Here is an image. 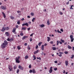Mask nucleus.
I'll return each mask as SVG.
<instances>
[{
  "instance_id": "1",
  "label": "nucleus",
  "mask_w": 74,
  "mask_h": 74,
  "mask_svg": "<svg viewBox=\"0 0 74 74\" xmlns=\"http://www.w3.org/2000/svg\"><path fill=\"white\" fill-rule=\"evenodd\" d=\"M20 56H18V57H16L15 58V60L16 61V63H19L20 62L19 61V60L20 59Z\"/></svg>"
},
{
  "instance_id": "2",
  "label": "nucleus",
  "mask_w": 74,
  "mask_h": 74,
  "mask_svg": "<svg viewBox=\"0 0 74 74\" xmlns=\"http://www.w3.org/2000/svg\"><path fill=\"white\" fill-rule=\"evenodd\" d=\"M70 38L71 40V42H73L74 41V38H73V35H71L70 36Z\"/></svg>"
},
{
  "instance_id": "3",
  "label": "nucleus",
  "mask_w": 74,
  "mask_h": 74,
  "mask_svg": "<svg viewBox=\"0 0 74 74\" xmlns=\"http://www.w3.org/2000/svg\"><path fill=\"white\" fill-rule=\"evenodd\" d=\"M6 47V45H5L4 43H3L1 45V47L2 48H5Z\"/></svg>"
},
{
  "instance_id": "4",
  "label": "nucleus",
  "mask_w": 74,
  "mask_h": 74,
  "mask_svg": "<svg viewBox=\"0 0 74 74\" xmlns=\"http://www.w3.org/2000/svg\"><path fill=\"white\" fill-rule=\"evenodd\" d=\"M1 8L2 9V10H6L7 8H6V7L5 6H2L1 7Z\"/></svg>"
},
{
  "instance_id": "5",
  "label": "nucleus",
  "mask_w": 74,
  "mask_h": 74,
  "mask_svg": "<svg viewBox=\"0 0 74 74\" xmlns=\"http://www.w3.org/2000/svg\"><path fill=\"white\" fill-rule=\"evenodd\" d=\"M22 26H29V24L27 23H24L22 25Z\"/></svg>"
},
{
  "instance_id": "6",
  "label": "nucleus",
  "mask_w": 74,
  "mask_h": 74,
  "mask_svg": "<svg viewBox=\"0 0 74 74\" xmlns=\"http://www.w3.org/2000/svg\"><path fill=\"white\" fill-rule=\"evenodd\" d=\"M18 68L21 69V70H23V67L21 65H19L18 66Z\"/></svg>"
},
{
  "instance_id": "7",
  "label": "nucleus",
  "mask_w": 74,
  "mask_h": 74,
  "mask_svg": "<svg viewBox=\"0 0 74 74\" xmlns=\"http://www.w3.org/2000/svg\"><path fill=\"white\" fill-rule=\"evenodd\" d=\"M8 68L10 70V71H12V67L11 66V65H9L8 66Z\"/></svg>"
},
{
  "instance_id": "8",
  "label": "nucleus",
  "mask_w": 74,
  "mask_h": 74,
  "mask_svg": "<svg viewBox=\"0 0 74 74\" xmlns=\"http://www.w3.org/2000/svg\"><path fill=\"white\" fill-rule=\"evenodd\" d=\"M3 43L5 44V45H8V42L7 40H4V43Z\"/></svg>"
},
{
  "instance_id": "9",
  "label": "nucleus",
  "mask_w": 74,
  "mask_h": 74,
  "mask_svg": "<svg viewBox=\"0 0 74 74\" xmlns=\"http://www.w3.org/2000/svg\"><path fill=\"white\" fill-rule=\"evenodd\" d=\"M65 64L66 65V66H68V65H69V61H65Z\"/></svg>"
},
{
  "instance_id": "10",
  "label": "nucleus",
  "mask_w": 74,
  "mask_h": 74,
  "mask_svg": "<svg viewBox=\"0 0 74 74\" xmlns=\"http://www.w3.org/2000/svg\"><path fill=\"white\" fill-rule=\"evenodd\" d=\"M2 14L3 15L4 18H5V17H6V16L5 15V13H4V12H2Z\"/></svg>"
},
{
  "instance_id": "11",
  "label": "nucleus",
  "mask_w": 74,
  "mask_h": 74,
  "mask_svg": "<svg viewBox=\"0 0 74 74\" xmlns=\"http://www.w3.org/2000/svg\"><path fill=\"white\" fill-rule=\"evenodd\" d=\"M41 49L42 51H44V45H42V46Z\"/></svg>"
},
{
  "instance_id": "12",
  "label": "nucleus",
  "mask_w": 74,
  "mask_h": 74,
  "mask_svg": "<svg viewBox=\"0 0 74 74\" xmlns=\"http://www.w3.org/2000/svg\"><path fill=\"white\" fill-rule=\"evenodd\" d=\"M5 34H6L7 36H10V34H9V33L8 32H6L5 33Z\"/></svg>"
},
{
  "instance_id": "13",
  "label": "nucleus",
  "mask_w": 74,
  "mask_h": 74,
  "mask_svg": "<svg viewBox=\"0 0 74 74\" xmlns=\"http://www.w3.org/2000/svg\"><path fill=\"white\" fill-rule=\"evenodd\" d=\"M32 73L34 74H35L36 73V70H35L34 69H33L32 70Z\"/></svg>"
},
{
  "instance_id": "14",
  "label": "nucleus",
  "mask_w": 74,
  "mask_h": 74,
  "mask_svg": "<svg viewBox=\"0 0 74 74\" xmlns=\"http://www.w3.org/2000/svg\"><path fill=\"white\" fill-rule=\"evenodd\" d=\"M38 52V50H37L36 51H35L34 52V54H36V53H37Z\"/></svg>"
},
{
  "instance_id": "15",
  "label": "nucleus",
  "mask_w": 74,
  "mask_h": 74,
  "mask_svg": "<svg viewBox=\"0 0 74 74\" xmlns=\"http://www.w3.org/2000/svg\"><path fill=\"white\" fill-rule=\"evenodd\" d=\"M10 18L12 20L14 19V17L13 16H10Z\"/></svg>"
},
{
  "instance_id": "16",
  "label": "nucleus",
  "mask_w": 74,
  "mask_h": 74,
  "mask_svg": "<svg viewBox=\"0 0 74 74\" xmlns=\"http://www.w3.org/2000/svg\"><path fill=\"white\" fill-rule=\"evenodd\" d=\"M47 39H48L47 41L48 42H49V41H50V40H51V38H50L49 37H47Z\"/></svg>"
},
{
  "instance_id": "17",
  "label": "nucleus",
  "mask_w": 74,
  "mask_h": 74,
  "mask_svg": "<svg viewBox=\"0 0 74 74\" xmlns=\"http://www.w3.org/2000/svg\"><path fill=\"white\" fill-rule=\"evenodd\" d=\"M33 58H34V59H33L34 60H36V57L35 55H34L33 56Z\"/></svg>"
},
{
  "instance_id": "18",
  "label": "nucleus",
  "mask_w": 74,
  "mask_h": 74,
  "mask_svg": "<svg viewBox=\"0 0 74 74\" xmlns=\"http://www.w3.org/2000/svg\"><path fill=\"white\" fill-rule=\"evenodd\" d=\"M22 30H25L26 29V27H22V29H21Z\"/></svg>"
},
{
  "instance_id": "19",
  "label": "nucleus",
  "mask_w": 74,
  "mask_h": 74,
  "mask_svg": "<svg viewBox=\"0 0 74 74\" xmlns=\"http://www.w3.org/2000/svg\"><path fill=\"white\" fill-rule=\"evenodd\" d=\"M52 49L53 50V51H55L56 49V47H52Z\"/></svg>"
},
{
  "instance_id": "20",
  "label": "nucleus",
  "mask_w": 74,
  "mask_h": 74,
  "mask_svg": "<svg viewBox=\"0 0 74 74\" xmlns=\"http://www.w3.org/2000/svg\"><path fill=\"white\" fill-rule=\"evenodd\" d=\"M35 19H36V18H33L32 19V22H34V21Z\"/></svg>"
},
{
  "instance_id": "21",
  "label": "nucleus",
  "mask_w": 74,
  "mask_h": 74,
  "mask_svg": "<svg viewBox=\"0 0 74 74\" xmlns=\"http://www.w3.org/2000/svg\"><path fill=\"white\" fill-rule=\"evenodd\" d=\"M73 7H74V6L73 5H71V7L70 8V10H73Z\"/></svg>"
},
{
  "instance_id": "22",
  "label": "nucleus",
  "mask_w": 74,
  "mask_h": 74,
  "mask_svg": "<svg viewBox=\"0 0 74 74\" xmlns=\"http://www.w3.org/2000/svg\"><path fill=\"white\" fill-rule=\"evenodd\" d=\"M10 29V27H6L5 28L6 30H8Z\"/></svg>"
},
{
  "instance_id": "23",
  "label": "nucleus",
  "mask_w": 74,
  "mask_h": 74,
  "mask_svg": "<svg viewBox=\"0 0 74 74\" xmlns=\"http://www.w3.org/2000/svg\"><path fill=\"white\" fill-rule=\"evenodd\" d=\"M41 44H42V42H39L38 44V45L39 47H40V46H41Z\"/></svg>"
},
{
  "instance_id": "24",
  "label": "nucleus",
  "mask_w": 74,
  "mask_h": 74,
  "mask_svg": "<svg viewBox=\"0 0 74 74\" xmlns=\"http://www.w3.org/2000/svg\"><path fill=\"white\" fill-rule=\"evenodd\" d=\"M68 49H71V46H70V45H68Z\"/></svg>"
},
{
  "instance_id": "25",
  "label": "nucleus",
  "mask_w": 74,
  "mask_h": 74,
  "mask_svg": "<svg viewBox=\"0 0 74 74\" xmlns=\"http://www.w3.org/2000/svg\"><path fill=\"white\" fill-rule=\"evenodd\" d=\"M47 24L48 25H49L50 23H49V20H48V21L47 22Z\"/></svg>"
},
{
  "instance_id": "26",
  "label": "nucleus",
  "mask_w": 74,
  "mask_h": 74,
  "mask_svg": "<svg viewBox=\"0 0 74 74\" xmlns=\"http://www.w3.org/2000/svg\"><path fill=\"white\" fill-rule=\"evenodd\" d=\"M60 41L63 43H64V40H63L62 39H61Z\"/></svg>"
},
{
  "instance_id": "27",
  "label": "nucleus",
  "mask_w": 74,
  "mask_h": 74,
  "mask_svg": "<svg viewBox=\"0 0 74 74\" xmlns=\"http://www.w3.org/2000/svg\"><path fill=\"white\" fill-rule=\"evenodd\" d=\"M17 23L18 25H20L21 23L20 22V21H18L17 22Z\"/></svg>"
},
{
  "instance_id": "28",
  "label": "nucleus",
  "mask_w": 74,
  "mask_h": 74,
  "mask_svg": "<svg viewBox=\"0 0 74 74\" xmlns=\"http://www.w3.org/2000/svg\"><path fill=\"white\" fill-rule=\"evenodd\" d=\"M57 32L58 33H61V34L62 33L61 32L59 31V30H57Z\"/></svg>"
},
{
  "instance_id": "29",
  "label": "nucleus",
  "mask_w": 74,
  "mask_h": 74,
  "mask_svg": "<svg viewBox=\"0 0 74 74\" xmlns=\"http://www.w3.org/2000/svg\"><path fill=\"white\" fill-rule=\"evenodd\" d=\"M29 73H33V70H30L29 71Z\"/></svg>"
},
{
  "instance_id": "30",
  "label": "nucleus",
  "mask_w": 74,
  "mask_h": 74,
  "mask_svg": "<svg viewBox=\"0 0 74 74\" xmlns=\"http://www.w3.org/2000/svg\"><path fill=\"white\" fill-rule=\"evenodd\" d=\"M49 73H51L52 72V70H49Z\"/></svg>"
},
{
  "instance_id": "31",
  "label": "nucleus",
  "mask_w": 74,
  "mask_h": 74,
  "mask_svg": "<svg viewBox=\"0 0 74 74\" xmlns=\"http://www.w3.org/2000/svg\"><path fill=\"white\" fill-rule=\"evenodd\" d=\"M27 49L29 50H30V47H29V45H28L27 47Z\"/></svg>"
},
{
  "instance_id": "32",
  "label": "nucleus",
  "mask_w": 74,
  "mask_h": 74,
  "mask_svg": "<svg viewBox=\"0 0 74 74\" xmlns=\"http://www.w3.org/2000/svg\"><path fill=\"white\" fill-rule=\"evenodd\" d=\"M29 69H31L32 68V65H31V64L29 65Z\"/></svg>"
},
{
  "instance_id": "33",
  "label": "nucleus",
  "mask_w": 74,
  "mask_h": 74,
  "mask_svg": "<svg viewBox=\"0 0 74 74\" xmlns=\"http://www.w3.org/2000/svg\"><path fill=\"white\" fill-rule=\"evenodd\" d=\"M17 49L18 50H19V49H21V47H19V46H17Z\"/></svg>"
},
{
  "instance_id": "34",
  "label": "nucleus",
  "mask_w": 74,
  "mask_h": 74,
  "mask_svg": "<svg viewBox=\"0 0 74 74\" xmlns=\"http://www.w3.org/2000/svg\"><path fill=\"white\" fill-rule=\"evenodd\" d=\"M29 58V56H25V59H27L28 58Z\"/></svg>"
},
{
  "instance_id": "35",
  "label": "nucleus",
  "mask_w": 74,
  "mask_h": 74,
  "mask_svg": "<svg viewBox=\"0 0 74 74\" xmlns=\"http://www.w3.org/2000/svg\"><path fill=\"white\" fill-rule=\"evenodd\" d=\"M19 27V26L18 25H17L16 26V29H18Z\"/></svg>"
},
{
  "instance_id": "36",
  "label": "nucleus",
  "mask_w": 74,
  "mask_h": 74,
  "mask_svg": "<svg viewBox=\"0 0 74 74\" xmlns=\"http://www.w3.org/2000/svg\"><path fill=\"white\" fill-rule=\"evenodd\" d=\"M25 38H26V37H25V36H24L23 37L22 40H25Z\"/></svg>"
},
{
  "instance_id": "37",
  "label": "nucleus",
  "mask_w": 74,
  "mask_h": 74,
  "mask_svg": "<svg viewBox=\"0 0 74 74\" xmlns=\"http://www.w3.org/2000/svg\"><path fill=\"white\" fill-rule=\"evenodd\" d=\"M14 40V39L13 38H11L10 39V41H13Z\"/></svg>"
},
{
  "instance_id": "38",
  "label": "nucleus",
  "mask_w": 74,
  "mask_h": 74,
  "mask_svg": "<svg viewBox=\"0 0 74 74\" xmlns=\"http://www.w3.org/2000/svg\"><path fill=\"white\" fill-rule=\"evenodd\" d=\"M31 15L32 16H33L34 15V13L33 12H32L31 13Z\"/></svg>"
},
{
  "instance_id": "39",
  "label": "nucleus",
  "mask_w": 74,
  "mask_h": 74,
  "mask_svg": "<svg viewBox=\"0 0 74 74\" xmlns=\"http://www.w3.org/2000/svg\"><path fill=\"white\" fill-rule=\"evenodd\" d=\"M73 58H74V55H72L71 56V59H73Z\"/></svg>"
},
{
  "instance_id": "40",
  "label": "nucleus",
  "mask_w": 74,
  "mask_h": 74,
  "mask_svg": "<svg viewBox=\"0 0 74 74\" xmlns=\"http://www.w3.org/2000/svg\"><path fill=\"white\" fill-rule=\"evenodd\" d=\"M59 41L58 40L57 41V45H59Z\"/></svg>"
},
{
  "instance_id": "41",
  "label": "nucleus",
  "mask_w": 74,
  "mask_h": 74,
  "mask_svg": "<svg viewBox=\"0 0 74 74\" xmlns=\"http://www.w3.org/2000/svg\"><path fill=\"white\" fill-rule=\"evenodd\" d=\"M64 53L65 54H67V53H68V52L67 51H65L64 52Z\"/></svg>"
},
{
  "instance_id": "42",
  "label": "nucleus",
  "mask_w": 74,
  "mask_h": 74,
  "mask_svg": "<svg viewBox=\"0 0 74 74\" xmlns=\"http://www.w3.org/2000/svg\"><path fill=\"white\" fill-rule=\"evenodd\" d=\"M19 69H17L16 73H19Z\"/></svg>"
},
{
  "instance_id": "43",
  "label": "nucleus",
  "mask_w": 74,
  "mask_h": 74,
  "mask_svg": "<svg viewBox=\"0 0 74 74\" xmlns=\"http://www.w3.org/2000/svg\"><path fill=\"white\" fill-rule=\"evenodd\" d=\"M4 31H5V30L3 29H1V32H4Z\"/></svg>"
},
{
  "instance_id": "44",
  "label": "nucleus",
  "mask_w": 74,
  "mask_h": 74,
  "mask_svg": "<svg viewBox=\"0 0 74 74\" xmlns=\"http://www.w3.org/2000/svg\"><path fill=\"white\" fill-rule=\"evenodd\" d=\"M57 69H58V68H55L54 69V71H56Z\"/></svg>"
},
{
  "instance_id": "45",
  "label": "nucleus",
  "mask_w": 74,
  "mask_h": 74,
  "mask_svg": "<svg viewBox=\"0 0 74 74\" xmlns=\"http://www.w3.org/2000/svg\"><path fill=\"white\" fill-rule=\"evenodd\" d=\"M50 44H53V42L52 41H51L50 42Z\"/></svg>"
},
{
  "instance_id": "46",
  "label": "nucleus",
  "mask_w": 74,
  "mask_h": 74,
  "mask_svg": "<svg viewBox=\"0 0 74 74\" xmlns=\"http://www.w3.org/2000/svg\"><path fill=\"white\" fill-rule=\"evenodd\" d=\"M40 26H41V27H44V25L43 24H42V25H41Z\"/></svg>"
},
{
  "instance_id": "47",
  "label": "nucleus",
  "mask_w": 74,
  "mask_h": 74,
  "mask_svg": "<svg viewBox=\"0 0 74 74\" xmlns=\"http://www.w3.org/2000/svg\"><path fill=\"white\" fill-rule=\"evenodd\" d=\"M17 12V13H21V12L19 10H18Z\"/></svg>"
},
{
  "instance_id": "48",
  "label": "nucleus",
  "mask_w": 74,
  "mask_h": 74,
  "mask_svg": "<svg viewBox=\"0 0 74 74\" xmlns=\"http://www.w3.org/2000/svg\"><path fill=\"white\" fill-rule=\"evenodd\" d=\"M20 35L21 36H23V34L22 33H20Z\"/></svg>"
},
{
  "instance_id": "49",
  "label": "nucleus",
  "mask_w": 74,
  "mask_h": 74,
  "mask_svg": "<svg viewBox=\"0 0 74 74\" xmlns=\"http://www.w3.org/2000/svg\"><path fill=\"white\" fill-rule=\"evenodd\" d=\"M38 45H37L36 46V47L35 48L36 49H38Z\"/></svg>"
},
{
  "instance_id": "50",
  "label": "nucleus",
  "mask_w": 74,
  "mask_h": 74,
  "mask_svg": "<svg viewBox=\"0 0 74 74\" xmlns=\"http://www.w3.org/2000/svg\"><path fill=\"white\" fill-rule=\"evenodd\" d=\"M59 13L61 15H62L63 14V13L61 11L59 12Z\"/></svg>"
},
{
  "instance_id": "51",
  "label": "nucleus",
  "mask_w": 74,
  "mask_h": 74,
  "mask_svg": "<svg viewBox=\"0 0 74 74\" xmlns=\"http://www.w3.org/2000/svg\"><path fill=\"white\" fill-rule=\"evenodd\" d=\"M24 45L25 46H27V44L26 43H25L24 44Z\"/></svg>"
},
{
  "instance_id": "52",
  "label": "nucleus",
  "mask_w": 74,
  "mask_h": 74,
  "mask_svg": "<svg viewBox=\"0 0 74 74\" xmlns=\"http://www.w3.org/2000/svg\"><path fill=\"white\" fill-rule=\"evenodd\" d=\"M2 29H3V30H5V27H3L2 28Z\"/></svg>"
},
{
  "instance_id": "53",
  "label": "nucleus",
  "mask_w": 74,
  "mask_h": 74,
  "mask_svg": "<svg viewBox=\"0 0 74 74\" xmlns=\"http://www.w3.org/2000/svg\"><path fill=\"white\" fill-rule=\"evenodd\" d=\"M32 40H32V38H30V41L31 42L32 41Z\"/></svg>"
},
{
  "instance_id": "54",
  "label": "nucleus",
  "mask_w": 74,
  "mask_h": 74,
  "mask_svg": "<svg viewBox=\"0 0 74 74\" xmlns=\"http://www.w3.org/2000/svg\"><path fill=\"white\" fill-rule=\"evenodd\" d=\"M60 30L61 32H63V29H60Z\"/></svg>"
},
{
  "instance_id": "55",
  "label": "nucleus",
  "mask_w": 74,
  "mask_h": 74,
  "mask_svg": "<svg viewBox=\"0 0 74 74\" xmlns=\"http://www.w3.org/2000/svg\"><path fill=\"white\" fill-rule=\"evenodd\" d=\"M7 40V41H10V38H8Z\"/></svg>"
},
{
  "instance_id": "56",
  "label": "nucleus",
  "mask_w": 74,
  "mask_h": 74,
  "mask_svg": "<svg viewBox=\"0 0 74 74\" xmlns=\"http://www.w3.org/2000/svg\"><path fill=\"white\" fill-rule=\"evenodd\" d=\"M33 34H34V33H32L30 35V37H32V36H33Z\"/></svg>"
},
{
  "instance_id": "57",
  "label": "nucleus",
  "mask_w": 74,
  "mask_h": 74,
  "mask_svg": "<svg viewBox=\"0 0 74 74\" xmlns=\"http://www.w3.org/2000/svg\"><path fill=\"white\" fill-rule=\"evenodd\" d=\"M29 24V25H31L32 23H31V22L29 21L28 22Z\"/></svg>"
},
{
  "instance_id": "58",
  "label": "nucleus",
  "mask_w": 74,
  "mask_h": 74,
  "mask_svg": "<svg viewBox=\"0 0 74 74\" xmlns=\"http://www.w3.org/2000/svg\"><path fill=\"white\" fill-rule=\"evenodd\" d=\"M13 30H15V31H16V28H13Z\"/></svg>"
},
{
  "instance_id": "59",
  "label": "nucleus",
  "mask_w": 74,
  "mask_h": 74,
  "mask_svg": "<svg viewBox=\"0 0 74 74\" xmlns=\"http://www.w3.org/2000/svg\"><path fill=\"white\" fill-rule=\"evenodd\" d=\"M27 29L28 30H30V27H29L28 28H27Z\"/></svg>"
},
{
  "instance_id": "60",
  "label": "nucleus",
  "mask_w": 74,
  "mask_h": 74,
  "mask_svg": "<svg viewBox=\"0 0 74 74\" xmlns=\"http://www.w3.org/2000/svg\"><path fill=\"white\" fill-rule=\"evenodd\" d=\"M14 69H16V66H14Z\"/></svg>"
},
{
  "instance_id": "61",
  "label": "nucleus",
  "mask_w": 74,
  "mask_h": 74,
  "mask_svg": "<svg viewBox=\"0 0 74 74\" xmlns=\"http://www.w3.org/2000/svg\"><path fill=\"white\" fill-rule=\"evenodd\" d=\"M59 42L60 44H62V42L61 41H59Z\"/></svg>"
},
{
  "instance_id": "62",
  "label": "nucleus",
  "mask_w": 74,
  "mask_h": 74,
  "mask_svg": "<svg viewBox=\"0 0 74 74\" xmlns=\"http://www.w3.org/2000/svg\"><path fill=\"white\" fill-rule=\"evenodd\" d=\"M30 16H27V18H30Z\"/></svg>"
},
{
  "instance_id": "63",
  "label": "nucleus",
  "mask_w": 74,
  "mask_h": 74,
  "mask_svg": "<svg viewBox=\"0 0 74 74\" xmlns=\"http://www.w3.org/2000/svg\"><path fill=\"white\" fill-rule=\"evenodd\" d=\"M69 1H68V2H66V4H67V5L69 4Z\"/></svg>"
},
{
  "instance_id": "64",
  "label": "nucleus",
  "mask_w": 74,
  "mask_h": 74,
  "mask_svg": "<svg viewBox=\"0 0 74 74\" xmlns=\"http://www.w3.org/2000/svg\"><path fill=\"white\" fill-rule=\"evenodd\" d=\"M47 45H48V44H47V43H45L44 45V46H47Z\"/></svg>"
}]
</instances>
